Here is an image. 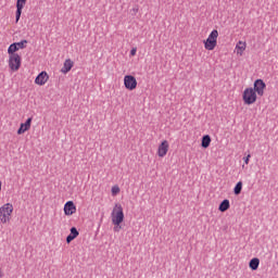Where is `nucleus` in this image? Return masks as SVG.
<instances>
[{"instance_id": "1", "label": "nucleus", "mask_w": 278, "mask_h": 278, "mask_svg": "<svg viewBox=\"0 0 278 278\" xmlns=\"http://www.w3.org/2000/svg\"><path fill=\"white\" fill-rule=\"evenodd\" d=\"M112 225H114V231H121L122 223L125 220V212L123 211V205L116 203L111 213Z\"/></svg>"}, {"instance_id": "2", "label": "nucleus", "mask_w": 278, "mask_h": 278, "mask_svg": "<svg viewBox=\"0 0 278 278\" xmlns=\"http://www.w3.org/2000/svg\"><path fill=\"white\" fill-rule=\"evenodd\" d=\"M14 215V204L7 202L0 206V225H10Z\"/></svg>"}, {"instance_id": "3", "label": "nucleus", "mask_w": 278, "mask_h": 278, "mask_svg": "<svg viewBox=\"0 0 278 278\" xmlns=\"http://www.w3.org/2000/svg\"><path fill=\"white\" fill-rule=\"evenodd\" d=\"M8 66L11 73H18L21 71V65L23 64V59L16 52L8 51Z\"/></svg>"}, {"instance_id": "4", "label": "nucleus", "mask_w": 278, "mask_h": 278, "mask_svg": "<svg viewBox=\"0 0 278 278\" xmlns=\"http://www.w3.org/2000/svg\"><path fill=\"white\" fill-rule=\"evenodd\" d=\"M218 30L213 29L206 39L203 40L204 49L206 51H214L218 47Z\"/></svg>"}, {"instance_id": "5", "label": "nucleus", "mask_w": 278, "mask_h": 278, "mask_svg": "<svg viewBox=\"0 0 278 278\" xmlns=\"http://www.w3.org/2000/svg\"><path fill=\"white\" fill-rule=\"evenodd\" d=\"M257 94L253 90V87H248L242 92V101L244 105H253V103L257 102Z\"/></svg>"}, {"instance_id": "6", "label": "nucleus", "mask_w": 278, "mask_h": 278, "mask_svg": "<svg viewBox=\"0 0 278 278\" xmlns=\"http://www.w3.org/2000/svg\"><path fill=\"white\" fill-rule=\"evenodd\" d=\"M124 86L126 90L134 91L138 88V80L134 75H125L124 76Z\"/></svg>"}, {"instance_id": "7", "label": "nucleus", "mask_w": 278, "mask_h": 278, "mask_svg": "<svg viewBox=\"0 0 278 278\" xmlns=\"http://www.w3.org/2000/svg\"><path fill=\"white\" fill-rule=\"evenodd\" d=\"M169 149H170V143L168 142V140H162L156 149L157 157H166V155H168Z\"/></svg>"}, {"instance_id": "8", "label": "nucleus", "mask_w": 278, "mask_h": 278, "mask_svg": "<svg viewBox=\"0 0 278 278\" xmlns=\"http://www.w3.org/2000/svg\"><path fill=\"white\" fill-rule=\"evenodd\" d=\"M254 87L253 90L255 91V93L258 96V97H263L264 96V92H266V83H264V80L262 79H256L254 81Z\"/></svg>"}, {"instance_id": "9", "label": "nucleus", "mask_w": 278, "mask_h": 278, "mask_svg": "<svg viewBox=\"0 0 278 278\" xmlns=\"http://www.w3.org/2000/svg\"><path fill=\"white\" fill-rule=\"evenodd\" d=\"M63 211H64L65 216H73V214H76V212H77V206H75V202L67 201L64 204Z\"/></svg>"}, {"instance_id": "10", "label": "nucleus", "mask_w": 278, "mask_h": 278, "mask_svg": "<svg viewBox=\"0 0 278 278\" xmlns=\"http://www.w3.org/2000/svg\"><path fill=\"white\" fill-rule=\"evenodd\" d=\"M25 47H27V40H22L20 42L10 45L8 51L11 53H16V51H21V49H25Z\"/></svg>"}, {"instance_id": "11", "label": "nucleus", "mask_w": 278, "mask_h": 278, "mask_svg": "<svg viewBox=\"0 0 278 278\" xmlns=\"http://www.w3.org/2000/svg\"><path fill=\"white\" fill-rule=\"evenodd\" d=\"M244 51H247V41L239 40L235 47V53L238 58H242L244 55Z\"/></svg>"}, {"instance_id": "12", "label": "nucleus", "mask_w": 278, "mask_h": 278, "mask_svg": "<svg viewBox=\"0 0 278 278\" xmlns=\"http://www.w3.org/2000/svg\"><path fill=\"white\" fill-rule=\"evenodd\" d=\"M27 3V0H17L16 1V13H15V22L18 23L21 21V15L23 14V8H25V4Z\"/></svg>"}, {"instance_id": "13", "label": "nucleus", "mask_w": 278, "mask_h": 278, "mask_svg": "<svg viewBox=\"0 0 278 278\" xmlns=\"http://www.w3.org/2000/svg\"><path fill=\"white\" fill-rule=\"evenodd\" d=\"M31 121H33L31 117H28L25 123H22L20 125V128L17 129L18 136H23L25 131H29V129H31Z\"/></svg>"}, {"instance_id": "14", "label": "nucleus", "mask_w": 278, "mask_h": 278, "mask_svg": "<svg viewBox=\"0 0 278 278\" xmlns=\"http://www.w3.org/2000/svg\"><path fill=\"white\" fill-rule=\"evenodd\" d=\"M49 81V74L47 72H41L38 74V76L35 78V84L37 86H45Z\"/></svg>"}, {"instance_id": "15", "label": "nucleus", "mask_w": 278, "mask_h": 278, "mask_svg": "<svg viewBox=\"0 0 278 278\" xmlns=\"http://www.w3.org/2000/svg\"><path fill=\"white\" fill-rule=\"evenodd\" d=\"M73 66H75V62H73V60L71 59H66L64 61L63 67L61 68V73H63V75L71 73V70L73 68Z\"/></svg>"}, {"instance_id": "16", "label": "nucleus", "mask_w": 278, "mask_h": 278, "mask_svg": "<svg viewBox=\"0 0 278 278\" xmlns=\"http://www.w3.org/2000/svg\"><path fill=\"white\" fill-rule=\"evenodd\" d=\"M77 236H79V231H77V228L72 227L71 233L66 238L67 244H71V242H73V240H75V238H77Z\"/></svg>"}, {"instance_id": "17", "label": "nucleus", "mask_w": 278, "mask_h": 278, "mask_svg": "<svg viewBox=\"0 0 278 278\" xmlns=\"http://www.w3.org/2000/svg\"><path fill=\"white\" fill-rule=\"evenodd\" d=\"M210 144H212V137H210V135L203 136L201 147L203 149H207L210 147Z\"/></svg>"}, {"instance_id": "18", "label": "nucleus", "mask_w": 278, "mask_h": 278, "mask_svg": "<svg viewBox=\"0 0 278 278\" xmlns=\"http://www.w3.org/2000/svg\"><path fill=\"white\" fill-rule=\"evenodd\" d=\"M249 268H251L252 270H257L260 268V258H252L249 263Z\"/></svg>"}, {"instance_id": "19", "label": "nucleus", "mask_w": 278, "mask_h": 278, "mask_svg": "<svg viewBox=\"0 0 278 278\" xmlns=\"http://www.w3.org/2000/svg\"><path fill=\"white\" fill-rule=\"evenodd\" d=\"M229 207H231V204L229 203V200H224L219 204L218 210H219V212H227V210H229Z\"/></svg>"}, {"instance_id": "20", "label": "nucleus", "mask_w": 278, "mask_h": 278, "mask_svg": "<svg viewBox=\"0 0 278 278\" xmlns=\"http://www.w3.org/2000/svg\"><path fill=\"white\" fill-rule=\"evenodd\" d=\"M111 194L112 197H117V194H121V187H118V185H114L111 188Z\"/></svg>"}, {"instance_id": "21", "label": "nucleus", "mask_w": 278, "mask_h": 278, "mask_svg": "<svg viewBox=\"0 0 278 278\" xmlns=\"http://www.w3.org/2000/svg\"><path fill=\"white\" fill-rule=\"evenodd\" d=\"M240 192H242V181H239L237 182V185L235 186V189H233V193L235 194H240Z\"/></svg>"}, {"instance_id": "22", "label": "nucleus", "mask_w": 278, "mask_h": 278, "mask_svg": "<svg viewBox=\"0 0 278 278\" xmlns=\"http://www.w3.org/2000/svg\"><path fill=\"white\" fill-rule=\"evenodd\" d=\"M136 53H138V49L137 48H132L130 50V56L134 58L136 55Z\"/></svg>"}, {"instance_id": "23", "label": "nucleus", "mask_w": 278, "mask_h": 278, "mask_svg": "<svg viewBox=\"0 0 278 278\" xmlns=\"http://www.w3.org/2000/svg\"><path fill=\"white\" fill-rule=\"evenodd\" d=\"M250 160H251V154H248L245 157H243L244 164H249Z\"/></svg>"}, {"instance_id": "24", "label": "nucleus", "mask_w": 278, "mask_h": 278, "mask_svg": "<svg viewBox=\"0 0 278 278\" xmlns=\"http://www.w3.org/2000/svg\"><path fill=\"white\" fill-rule=\"evenodd\" d=\"M0 278H3V269L0 268Z\"/></svg>"}, {"instance_id": "25", "label": "nucleus", "mask_w": 278, "mask_h": 278, "mask_svg": "<svg viewBox=\"0 0 278 278\" xmlns=\"http://www.w3.org/2000/svg\"><path fill=\"white\" fill-rule=\"evenodd\" d=\"M2 186H3V184L1 182V180H0V192H1V188H2Z\"/></svg>"}]
</instances>
